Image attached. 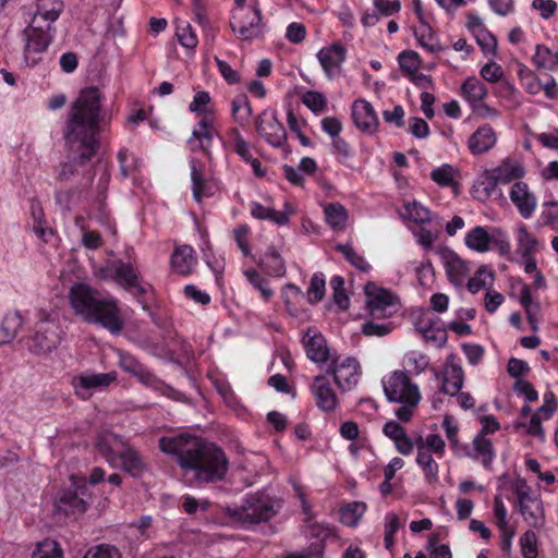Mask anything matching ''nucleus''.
<instances>
[{
	"mask_svg": "<svg viewBox=\"0 0 558 558\" xmlns=\"http://www.w3.org/2000/svg\"><path fill=\"white\" fill-rule=\"evenodd\" d=\"M101 100L102 96L97 87H86L71 105L63 138L66 149L73 156L60 165L58 181H69L77 173L78 166L85 165L97 153L102 119Z\"/></svg>",
	"mask_w": 558,
	"mask_h": 558,
	"instance_id": "1",
	"label": "nucleus"
},
{
	"mask_svg": "<svg viewBox=\"0 0 558 558\" xmlns=\"http://www.w3.org/2000/svg\"><path fill=\"white\" fill-rule=\"evenodd\" d=\"M159 449L175 456L183 475L197 485L220 482L229 470V460L225 451L198 437H162L159 439Z\"/></svg>",
	"mask_w": 558,
	"mask_h": 558,
	"instance_id": "2",
	"label": "nucleus"
},
{
	"mask_svg": "<svg viewBox=\"0 0 558 558\" xmlns=\"http://www.w3.org/2000/svg\"><path fill=\"white\" fill-rule=\"evenodd\" d=\"M75 313L89 324H99L111 333L118 335L123 329V319L117 300L101 298L98 291L85 283H75L69 293Z\"/></svg>",
	"mask_w": 558,
	"mask_h": 558,
	"instance_id": "3",
	"label": "nucleus"
},
{
	"mask_svg": "<svg viewBox=\"0 0 558 558\" xmlns=\"http://www.w3.org/2000/svg\"><path fill=\"white\" fill-rule=\"evenodd\" d=\"M61 0H37L32 23L23 31L25 37L24 57L28 64H36L37 59L33 54H38L51 44L56 28L52 23L56 22L63 11Z\"/></svg>",
	"mask_w": 558,
	"mask_h": 558,
	"instance_id": "4",
	"label": "nucleus"
},
{
	"mask_svg": "<svg viewBox=\"0 0 558 558\" xmlns=\"http://www.w3.org/2000/svg\"><path fill=\"white\" fill-rule=\"evenodd\" d=\"M227 515L242 526L256 525L267 522L277 513L275 502L271 497L264 493L247 495L238 507H228Z\"/></svg>",
	"mask_w": 558,
	"mask_h": 558,
	"instance_id": "5",
	"label": "nucleus"
},
{
	"mask_svg": "<svg viewBox=\"0 0 558 558\" xmlns=\"http://www.w3.org/2000/svg\"><path fill=\"white\" fill-rule=\"evenodd\" d=\"M230 27L241 40H252L264 35L265 24L256 3L252 8H234Z\"/></svg>",
	"mask_w": 558,
	"mask_h": 558,
	"instance_id": "6",
	"label": "nucleus"
},
{
	"mask_svg": "<svg viewBox=\"0 0 558 558\" xmlns=\"http://www.w3.org/2000/svg\"><path fill=\"white\" fill-rule=\"evenodd\" d=\"M383 387L390 402L417 405L421 400L417 385L403 371H395L388 378L383 379Z\"/></svg>",
	"mask_w": 558,
	"mask_h": 558,
	"instance_id": "7",
	"label": "nucleus"
},
{
	"mask_svg": "<svg viewBox=\"0 0 558 558\" xmlns=\"http://www.w3.org/2000/svg\"><path fill=\"white\" fill-rule=\"evenodd\" d=\"M61 340L59 325L49 318L41 319L35 326L29 350L36 354L48 353L56 349Z\"/></svg>",
	"mask_w": 558,
	"mask_h": 558,
	"instance_id": "8",
	"label": "nucleus"
},
{
	"mask_svg": "<svg viewBox=\"0 0 558 558\" xmlns=\"http://www.w3.org/2000/svg\"><path fill=\"white\" fill-rule=\"evenodd\" d=\"M256 132L269 145L274 147H281L287 142V132L283 125L279 122L277 112L271 109L262 111L255 121Z\"/></svg>",
	"mask_w": 558,
	"mask_h": 558,
	"instance_id": "9",
	"label": "nucleus"
},
{
	"mask_svg": "<svg viewBox=\"0 0 558 558\" xmlns=\"http://www.w3.org/2000/svg\"><path fill=\"white\" fill-rule=\"evenodd\" d=\"M529 486L517 485L515 495L518 499V511L524 521L532 527H539L544 524V510L542 501L531 495Z\"/></svg>",
	"mask_w": 558,
	"mask_h": 558,
	"instance_id": "10",
	"label": "nucleus"
},
{
	"mask_svg": "<svg viewBox=\"0 0 558 558\" xmlns=\"http://www.w3.org/2000/svg\"><path fill=\"white\" fill-rule=\"evenodd\" d=\"M327 374L333 376L335 383L341 390H351L359 381L360 364L354 357H345L342 361L332 359L327 367Z\"/></svg>",
	"mask_w": 558,
	"mask_h": 558,
	"instance_id": "11",
	"label": "nucleus"
},
{
	"mask_svg": "<svg viewBox=\"0 0 558 558\" xmlns=\"http://www.w3.org/2000/svg\"><path fill=\"white\" fill-rule=\"evenodd\" d=\"M437 254L444 263L447 277L454 287H462L470 275L468 264L452 250L438 247Z\"/></svg>",
	"mask_w": 558,
	"mask_h": 558,
	"instance_id": "12",
	"label": "nucleus"
},
{
	"mask_svg": "<svg viewBox=\"0 0 558 558\" xmlns=\"http://www.w3.org/2000/svg\"><path fill=\"white\" fill-rule=\"evenodd\" d=\"M117 379L116 372L84 374L73 378L72 385L77 397L83 400L92 396L93 389H102L108 387Z\"/></svg>",
	"mask_w": 558,
	"mask_h": 558,
	"instance_id": "13",
	"label": "nucleus"
},
{
	"mask_svg": "<svg viewBox=\"0 0 558 558\" xmlns=\"http://www.w3.org/2000/svg\"><path fill=\"white\" fill-rule=\"evenodd\" d=\"M364 291L371 315L374 318L386 317V311L393 305L396 296L389 290L379 288L374 282L366 283Z\"/></svg>",
	"mask_w": 558,
	"mask_h": 558,
	"instance_id": "14",
	"label": "nucleus"
},
{
	"mask_svg": "<svg viewBox=\"0 0 558 558\" xmlns=\"http://www.w3.org/2000/svg\"><path fill=\"white\" fill-rule=\"evenodd\" d=\"M302 344L307 359L316 364H324L330 357L326 338L314 328H307L302 337Z\"/></svg>",
	"mask_w": 558,
	"mask_h": 558,
	"instance_id": "15",
	"label": "nucleus"
},
{
	"mask_svg": "<svg viewBox=\"0 0 558 558\" xmlns=\"http://www.w3.org/2000/svg\"><path fill=\"white\" fill-rule=\"evenodd\" d=\"M352 119L361 132L369 135L377 132L379 121L373 106L367 100L357 99L353 102Z\"/></svg>",
	"mask_w": 558,
	"mask_h": 558,
	"instance_id": "16",
	"label": "nucleus"
},
{
	"mask_svg": "<svg viewBox=\"0 0 558 558\" xmlns=\"http://www.w3.org/2000/svg\"><path fill=\"white\" fill-rule=\"evenodd\" d=\"M114 271L116 282L120 287L135 295H144L147 293V288L141 283L140 272L132 263L119 259Z\"/></svg>",
	"mask_w": 558,
	"mask_h": 558,
	"instance_id": "17",
	"label": "nucleus"
},
{
	"mask_svg": "<svg viewBox=\"0 0 558 558\" xmlns=\"http://www.w3.org/2000/svg\"><path fill=\"white\" fill-rule=\"evenodd\" d=\"M347 58V48L339 41L324 47L317 52V59L328 78H333Z\"/></svg>",
	"mask_w": 558,
	"mask_h": 558,
	"instance_id": "18",
	"label": "nucleus"
},
{
	"mask_svg": "<svg viewBox=\"0 0 558 558\" xmlns=\"http://www.w3.org/2000/svg\"><path fill=\"white\" fill-rule=\"evenodd\" d=\"M125 445L126 442L119 435L104 432L97 437L95 448L110 465L116 466L119 462V454Z\"/></svg>",
	"mask_w": 558,
	"mask_h": 558,
	"instance_id": "19",
	"label": "nucleus"
},
{
	"mask_svg": "<svg viewBox=\"0 0 558 558\" xmlns=\"http://www.w3.org/2000/svg\"><path fill=\"white\" fill-rule=\"evenodd\" d=\"M510 199L518 208L519 214L525 219L530 218L535 211L537 201L525 182L518 181L512 185Z\"/></svg>",
	"mask_w": 558,
	"mask_h": 558,
	"instance_id": "20",
	"label": "nucleus"
},
{
	"mask_svg": "<svg viewBox=\"0 0 558 558\" xmlns=\"http://www.w3.org/2000/svg\"><path fill=\"white\" fill-rule=\"evenodd\" d=\"M87 509V502L78 496L77 492L65 489L60 493L54 504V512L65 517L83 514Z\"/></svg>",
	"mask_w": 558,
	"mask_h": 558,
	"instance_id": "21",
	"label": "nucleus"
},
{
	"mask_svg": "<svg viewBox=\"0 0 558 558\" xmlns=\"http://www.w3.org/2000/svg\"><path fill=\"white\" fill-rule=\"evenodd\" d=\"M312 392L315 397L316 404L320 410L330 412L336 409L338 400L328 378L325 375H319L314 378Z\"/></svg>",
	"mask_w": 558,
	"mask_h": 558,
	"instance_id": "22",
	"label": "nucleus"
},
{
	"mask_svg": "<svg viewBox=\"0 0 558 558\" xmlns=\"http://www.w3.org/2000/svg\"><path fill=\"white\" fill-rule=\"evenodd\" d=\"M497 142L496 133L488 124L480 126L469 138L468 147L473 155L490 150Z\"/></svg>",
	"mask_w": 558,
	"mask_h": 558,
	"instance_id": "23",
	"label": "nucleus"
},
{
	"mask_svg": "<svg viewBox=\"0 0 558 558\" xmlns=\"http://www.w3.org/2000/svg\"><path fill=\"white\" fill-rule=\"evenodd\" d=\"M119 365L125 372L136 377L141 383L150 386L157 380L156 376L142 363H140L134 356L120 353Z\"/></svg>",
	"mask_w": 558,
	"mask_h": 558,
	"instance_id": "24",
	"label": "nucleus"
},
{
	"mask_svg": "<svg viewBox=\"0 0 558 558\" xmlns=\"http://www.w3.org/2000/svg\"><path fill=\"white\" fill-rule=\"evenodd\" d=\"M197 125L198 129L193 130L187 143L191 145L192 150L201 149L207 154L215 133L213 123L205 117Z\"/></svg>",
	"mask_w": 558,
	"mask_h": 558,
	"instance_id": "25",
	"label": "nucleus"
},
{
	"mask_svg": "<svg viewBox=\"0 0 558 558\" xmlns=\"http://www.w3.org/2000/svg\"><path fill=\"white\" fill-rule=\"evenodd\" d=\"M122 465L124 472L129 473L133 477H140L147 470V464L141 457V454L128 444L119 454V462Z\"/></svg>",
	"mask_w": 558,
	"mask_h": 558,
	"instance_id": "26",
	"label": "nucleus"
},
{
	"mask_svg": "<svg viewBox=\"0 0 558 558\" xmlns=\"http://www.w3.org/2000/svg\"><path fill=\"white\" fill-rule=\"evenodd\" d=\"M473 450L474 452L468 451L466 456L473 460L481 459L483 466L490 469L496 457L492 440L483 434H477L473 439Z\"/></svg>",
	"mask_w": 558,
	"mask_h": 558,
	"instance_id": "27",
	"label": "nucleus"
},
{
	"mask_svg": "<svg viewBox=\"0 0 558 558\" xmlns=\"http://www.w3.org/2000/svg\"><path fill=\"white\" fill-rule=\"evenodd\" d=\"M464 373L460 365L448 362L444 369L441 392L456 396L463 387Z\"/></svg>",
	"mask_w": 558,
	"mask_h": 558,
	"instance_id": "28",
	"label": "nucleus"
},
{
	"mask_svg": "<svg viewBox=\"0 0 558 558\" xmlns=\"http://www.w3.org/2000/svg\"><path fill=\"white\" fill-rule=\"evenodd\" d=\"M171 267L180 275L191 274L196 258L194 256V250L190 245H181L174 250L171 255Z\"/></svg>",
	"mask_w": 558,
	"mask_h": 558,
	"instance_id": "29",
	"label": "nucleus"
},
{
	"mask_svg": "<svg viewBox=\"0 0 558 558\" xmlns=\"http://www.w3.org/2000/svg\"><path fill=\"white\" fill-rule=\"evenodd\" d=\"M258 264L270 276L282 277L286 274L284 260L274 246L268 247L259 257Z\"/></svg>",
	"mask_w": 558,
	"mask_h": 558,
	"instance_id": "30",
	"label": "nucleus"
},
{
	"mask_svg": "<svg viewBox=\"0 0 558 558\" xmlns=\"http://www.w3.org/2000/svg\"><path fill=\"white\" fill-rule=\"evenodd\" d=\"M464 241L470 250L485 253L490 248L492 233L486 228L476 226L466 233Z\"/></svg>",
	"mask_w": 558,
	"mask_h": 558,
	"instance_id": "31",
	"label": "nucleus"
},
{
	"mask_svg": "<svg viewBox=\"0 0 558 558\" xmlns=\"http://www.w3.org/2000/svg\"><path fill=\"white\" fill-rule=\"evenodd\" d=\"M197 165L198 161L196 159L190 161L193 197L197 203H201L203 197L210 196L213 192L209 183L204 178L202 169Z\"/></svg>",
	"mask_w": 558,
	"mask_h": 558,
	"instance_id": "32",
	"label": "nucleus"
},
{
	"mask_svg": "<svg viewBox=\"0 0 558 558\" xmlns=\"http://www.w3.org/2000/svg\"><path fill=\"white\" fill-rule=\"evenodd\" d=\"M22 324V316L19 311L5 314L0 325V344L13 341Z\"/></svg>",
	"mask_w": 558,
	"mask_h": 558,
	"instance_id": "33",
	"label": "nucleus"
},
{
	"mask_svg": "<svg viewBox=\"0 0 558 558\" xmlns=\"http://www.w3.org/2000/svg\"><path fill=\"white\" fill-rule=\"evenodd\" d=\"M439 318L437 317H424L421 318L417 323V330L422 333V336L426 340H430L437 342L438 345L445 344L447 340V335L445 329H440L437 327L439 323Z\"/></svg>",
	"mask_w": 558,
	"mask_h": 558,
	"instance_id": "34",
	"label": "nucleus"
},
{
	"mask_svg": "<svg viewBox=\"0 0 558 558\" xmlns=\"http://www.w3.org/2000/svg\"><path fill=\"white\" fill-rule=\"evenodd\" d=\"M416 463L424 471L425 478L428 483H435L438 481V463L434 460L432 453L424 448V446L417 445Z\"/></svg>",
	"mask_w": 558,
	"mask_h": 558,
	"instance_id": "35",
	"label": "nucleus"
},
{
	"mask_svg": "<svg viewBox=\"0 0 558 558\" xmlns=\"http://www.w3.org/2000/svg\"><path fill=\"white\" fill-rule=\"evenodd\" d=\"M461 92L471 106L484 100L488 93L485 84L474 76L468 77L463 82Z\"/></svg>",
	"mask_w": 558,
	"mask_h": 558,
	"instance_id": "36",
	"label": "nucleus"
},
{
	"mask_svg": "<svg viewBox=\"0 0 558 558\" xmlns=\"http://www.w3.org/2000/svg\"><path fill=\"white\" fill-rule=\"evenodd\" d=\"M414 35L420 45L427 51L438 52L442 50V46L439 44L436 33L425 21H422L420 27L415 29Z\"/></svg>",
	"mask_w": 558,
	"mask_h": 558,
	"instance_id": "37",
	"label": "nucleus"
},
{
	"mask_svg": "<svg viewBox=\"0 0 558 558\" xmlns=\"http://www.w3.org/2000/svg\"><path fill=\"white\" fill-rule=\"evenodd\" d=\"M231 113L234 122L240 125L248 123L252 116V108L245 94L235 96L231 101Z\"/></svg>",
	"mask_w": 558,
	"mask_h": 558,
	"instance_id": "38",
	"label": "nucleus"
},
{
	"mask_svg": "<svg viewBox=\"0 0 558 558\" xmlns=\"http://www.w3.org/2000/svg\"><path fill=\"white\" fill-rule=\"evenodd\" d=\"M499 184H507L513 180H519L524 175V169L519 165H513L506 160L500 166L490 170Z\"/></svg>",
	"mask_w": 558,
	"mask_h": 558,
	"instance_id": "39",
	"label": "nucleus"
},
{
	"mask_svg": "<svg viewBox=\"0 0 558 558\" xmlns=\"http://www.w3.org/2000/svg\"><path fill=\"white\" fill-rule=\"evenodd\" d=\"M325 218L332 230H342L348 220L345 207L339 203H330L325 207Z\"/></svg>",
	"mask_w": 558,
	"mask_h": 558,
	"instance_id": "40",
	"label": "nucleus"
},
{
	"mask_svg": "<svg viewBox=\"0 0 558 558\" xmlns=\"http://www.w3.org/2000/svg\"><path fill=\"white\" fill-rule=\"evenodd\" d=\"M533 61L538 69L553 71L558 66V53L551 51L545 45H537Z\"/></svg>",
	"mask_w": 558,
	"mask_h": 558,
	"instance_id": "41",
	"label": "nucleus"
},
{
	"mask_svg": "<svg viewBox=\"0 0 558 558\" xmlns=\"http://www.w3.org/2000/svg\"><path fill=\"white\" fill-rule=\"evenodd\" d=\"M366 510L364 502L354 501L340 510V520L347 526H355Z\"/></svg>",
	"mask_w": 558,
	"mask_h": 558,
	"instance_id": "42",
	"label": "nucleus"
},
{
	"mask_svg": "<svg viewBox=\"0 0 558 558\" xmlns=\"http://www.w3.org/2000/svg\"><path fill=\"white\" fill-rule=\"evenodd\" d=\"M32 558H63V551L57 541L46 538L37 544Z\"/></svg>",
	"mask_w": 558,
	"mask_h": 558,
	"instance_id": "43",
	"label": "nucleus"
},
{
	"mask_svg": "<svg viewBox=\"0 0 558 558\" xmlns=\"http://www.w3.org/2000/svg\"><path fill=\"white\" fill-rule=\"evenodd\" d=\"M537 244V239L527 231L525 226L518 229V252L522 257H531Z\"/></svg>",
	"mask_w": 558,
	"mask_h": 558,
	"instance_id": "44",
	"label": "nucleus"
},
{
	"mask_svg": "<svg viewBox=\"0 0 558 558\" xmlns=\"http://www.w3.org/2000/svg\"><path fill=\"white\" fill-rule=\"evenodd\" d=\"M336 250L341 252L347 260L356 269L363 272H368L371 270V265L365 260L363 256L359 255L351 245L337 244Z\"/></svg>",
	"mask_w": 558,
	"mask_h": 558,
	"instance_id": "45",
	"label": "nucleus"
},
{
	"mask_svg": "<svg viewBox=\"0 0 558 558\" xmlns=\"http://www.w3.org/2000/svg\"><path fill=\"white\" fill-rule=\"evenodd\" d=\"M325 278L323 274H314L307 289V300L311 304H316L325 295Z\"/></svg>",
	"mask_w": 558,
	"mask_h": 558,
	"instance_id": "46",
	"label": "nucleus"
},
{
	"mask_svg": "<svg viewBox=\"0 0 558 558\" xmlns=\"http://www.w3.org/2000/svg\"><path fill=\"white\" fill-rule=\"evenodd\" d=\"M330 287L333 292V301L340 310H347L350 304V300L344 290V279L341 276H335L330 280Z\"/></svg>",
	"mask_w": 558,
	"mask_h": 558,
	"instance_id": "47",
	"label": "nucleus"
},
{
	"mask_svg": "<svg viewBox=\"0 0 558 558\" xmlns=\"http://www.w3.org/2000/svg\"><path fill=\"white\" fill-rule=\"evenodd\" d=\"M400 69L407 74L411 75L420 68V56L413 50H404L398 56Z\"/></svg>",
	"mask_w": 558,
	"mask_h": 558,
	"instance_id": "48",
	"label": "nucleus"
},
{
	"mask_svg": "<svg viewBox=\"0 0 558 558\" xmlns=\"http://www.w3.org/2000/svg\"><path fill=\"white\" fill-rule=\"evenodd\" d=\"M404 210L408 218L415 223H426L432 220V214L429 209L417 202L407 204L404 206Z\"/></svg>",
	"mask_w": 558,
	"mask_h": 558,
	"instance_id": "49",
	"label": "nucleus"
},
{
	"mask_svg": "<svg viewBox=\"0 0 558 558\" xmlns=\"http://www.w3.org/2000/svg\"><path fill=\"white\" fill-rule=\"evenodd\" d=\"M302 102L314 113L323 112L327 106L326 97L316 90H307L302 96Z\"/></svg>",
	"mask_w": 558,
	"mask_h": 558,
	"instance_id": "50",
	"label": "nucleus"
},
{
	"mask_svg": "<svg viewBox=\"0 0 558 558\" xmlns=\"http://www.w3.org/2000/svg\"><path fill=\"white\" fill-rule=\"evenodd\" d=\"M83 558H122V555L116 546L100 544L90 547Z\"/></svg>",
	"mask_w": 558,
	"mask_h": 558,
	"instance_id": "51",
	"label": "nucleus"
},
{
	"mask_svg": "<svg viewBox=\"0 0 558 558\" xmlns=\"http://www.w3.org/2000/svg\"><path fill=\"white\" fill-rule=\"evenodd\" d=\"M175 35L178 37L179 43L187 49H194L198 44L197 36L189 23H182V25H177Z\"/></svg>",
	"mask_w": 558,
	"mask_h": 558,
	"instance_id": "52",
	"label": "nucleus"
},
{
	"mask_svg": "<svg viewBox=\"0 0 558 558\" xmlns=\"http://www.w3.org/2000/svg\"><path fill=\"white\" fill-rule=\"evenodd\" d=\"M521 551L524 558L537 557V537L536 534L527 530L520 538Z\"/></svg>",
	"mask_w": 558,
	"mask_h": 558,
	"instance_id": "53",
	"label": "nucleus"
},
{
	"mask_svg": "<svg viewBox=\"0 0 558 558\" xmlns=\"http://www.w3.org/2000/svg\"><path fill=\"white\" fill-rule=\"evenodd\" d=\"M483 276H487L493 280L494 274L492 270H489L486 266H481L475 276L473 278H470L468 280V290L471 293H477L480 290L484 289L487 286L486 280L483 278Z\"/></svg>",
	"mask_w": 558,
	"mask_h": 558,
	"instance_id": "54",
	"label": "nucleus"
},
{
	"mask_svg": "<svg viewBox=\"0 0 558 558\" xmlns=\"http://www.w3.org/2000/svg\"><path fill=\"white\" fill-rule=\"evenodd\" d=\"M303 295L301 289L293 283H287L282 289V299L287 310L292 314L296 315L294 303Z\"/></svg>",
	"mask_w": 558,
	"mask_h": 558,
	"instance_id": "55",
	"label": "nucleus"
},
{
	"mask_svg": "<svg viewBox=\"0 0 558 558\" xmlns=\"http://www.w3.org/2000/svg\"><path fill=\"white\" fill-rule=\"evenodd\" d=\"M245 276L248 282L262 293L265 300H268L272 295V290L269 288L268 281L264 279L256 270H247L245 271Z\"/></svg>",
	"mask_w": 558,
	"mask_h": 558,
	"instance_id": "56",
	"label": "nucleus"
},
{
	"mask_svg": "<svg viewBox=\"0 0 558 558\" xmlns=\"http://www.w3.org/2000/svg\"><path fill=\"white\" fill-rule=\"evenodd\" d=\"M454 169L449 165H444L432 171L430 178L441 186H450L454 183Z\"/></svg>",
	"mask_w": 558,
	"mask_h": 558,
	"instance_id": "57",
	"label": "nucleus"
},
{
	"mask_svg": "<svg viewBox=\"0 0 558 558\" xmlns=\"http://www.w3.org/2000/svg\"><path fill=\"white\" fill-rule=\"evenodd\" d=\"M474 36L484 53H495L497 39L487 28L480 29Z\"/></svg>",
	"mask_w": 558,
	"mask_h": 558,
	"instance_id": "58",
	"label": "nucleus"
},
{
	"mask_svg": "<svg viewBox=\"0 0 558 558\" xmlns=\"http://www.w3.org/2000/svg\"><path fill=\"white\" fill-rule=\"evenodd\" d=\"M427 550L429 558H452L451 550L446 544H438L437 535H430L428 538Z\"/></svg>",
	"mask_w": 558,
	"mask_h": 558,
	"instance_id": "59",
	"label": "nucleus"
},
{
	"mask_svg": "<svg viewBox=\"0 0 558 558\" xmlns=\"http://www.w3.org/2000/svg\"><path fill=\"white\" fill-rule=\"evenodd\" d=\"M231 135L233 136V150L245 161H250L253 156L250 150L248 143L242 137L239 130L232 129Z\"/></svg>",
	"mask_w": 558,
	"mask_h": 558,
	"instance_id": "60",
	"label": "nucleus"
},
{
	"mask_svg": "<svg viewBox=\"0 0 558 558\" xmlns=\"http://www.w3.org/2000/svg\"><path fill=\"white\" fill-rule=\"evenodd\" d=\"M393 329L392 323H374L367 322L362 326V332L368 337H384L390 333Z\"/></svg>",
	"mask_w": 558,
	"mask_h": 558,
	"instance_id": "61",
	"label": "nucleus"
},
{
	"mask_svg": "<svg viewBox=\"0 0 558 558\" xmlns=\"http://www.w3.org/2000/svg\"><path fill=\"white\" fill-rule=\"evenodd\" d=\"M424 446L430 453L434 452L436 454L442 456L445 452L446 444L444 439L438 434H429L427 435L425 441L422 438L416 442V446Z\"/></svg>",
	"mask_w": 558,
	"mask_h": 558,
	"instance_id": "62",
	"label": "nucleus"
},
{
	"mask_svg": "<svg viewBox=\"0 0 558 558\" xmlns=\"http://www.w3.org/2000/svg\"><path fill=\"white\" fill-rule=\"evenodd\" d=\"M513 391L517 395L523 396L527 402H534L538 399V392L534 386L524 379L515 380L513 385Z\"/></svg>",
	"mask_w": 558,
	"mask_h": 558,
	"instance_id": "63",
	"label": "nucleus"
},
{
	"mask_svg": "<svg viewBox=\"0 0 558 558\" xmlns=\"http://www.w3.org/2000/svg\"><path fill=\"white\" fill-rule=\"evenodd\" d=\"M405 363L415 374H421L428 366V359L422 353L411 352L407 354Z\"/></svg>",
	"mask_w": 558,
	"mask_h": 558,
	"instance_id": "64",
	"label": "nucleus"
}]
</instances>
